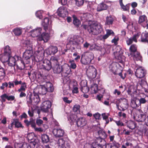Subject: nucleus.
<instances>
[{"mask_svg": "<svg viewBox=\"0 0 148 148\" xmlns=\"http://www.w3.org/2000/svg\"><path fill=\"white\" fill-rule=\"evenodd\" d=\"M82 27L91 35H97L100 33L102 30L101 26L94 21L89 23L88 25H82Z\"/></svg>", "mask_w": 148, "mask_h": 148, "instance_id": "1", "label": "nucleus"}, {"mask_svg": "<svg viewBox=\"0 0 148 148\" xmlns=\"http://www.w3.org/2000/svg\"><path fill=\"white\" fill-rule=\"evenodd\" d=\"M93 59L94 55L93 53L91 52L86 51L82 55L81 62L84 64H93L94 62Z\"/></svg>", "mask_w": 148, "mask_h": 148, "instance_id": "2", "label": "nucleus"}, {"mask_svg": "<svg viewBox=\"0 0 148 148\" xmlns=\"http://www.w3.org/2000/svg\"><path fill=\"white\" fill-rule=\"evenodd\" d=\"M40 69H43L48 71L52 68L51 62L49 60L45 59L41 61L38 65Z\"/></svg>", "mask_w": 148, "mask_h": 148, "instance_id": "3", "label": "nucleus"}, {"mask_svg": "<svg viewBox=\"0 0 148 148\" xmlns=\"http://www.w3.org/2000/svg\"><path fill=\"white\" fill-rule=\"evenodd\" d=\"M82 40L81 38H77L76 36H72L69 40V44L73 49L77 48L79 45V40Z\"/></svg>", "mask_w": 148, "mask_h": 148, "instance_id": "4", "label": "nucleus"}, {"mask_svg": "<svg viewBox=\"0 0 148 148\" xmlns=\"http://www.w3.org/2000/svg\"><path fill=\"white\" fill-rule=\"evenodd\" d=\"M86 73L88 77L92 79L95 78L96 76V69L92 66H90L87 69Z\"/></svg>", "mask_w": 148, "mask_h": 148, "instance_id": "5", "label": "nucleus"}, {"mask_svg": "<svg viewBox=\"0 0 148 148\" xmlns=\"http://www.w3.org/2000/svg\"><path fill=\"white\" fill-rule=\"evenodd\" d=\"M51 106V103L49 101H46L43 102L40 107L41 110L43 112L47 113L49 111Z\"/></svg>", "mask_w": 148, "mask_h": 148, "instance_id": "6", "label": "nucleus"}, {"mask_svg": "<svg viewBox=\"0 0 148 148\" xmlns=\"http://www.w3.org/2000/svg\"><path fill=\"white\" fill-rule=\"evenodd\" d=\"M62 76H67L71 72L70 66L67 64H64L62 66Z\"/></svg>", "mask_w": 148, "mask_h": 148, "instance_id": "7", "label": "nucleus"}, {"mask_svg": "<svg viewBox=\"0 0 148 148\" xmlns=\"http://www.w3.org/2000/svg\"><path fill=\"white\" fill-rule=\"evenodd\" d=\"M80 18L81 20L83 22L88 21L89 23H91L94 22L92 20L93 18L92 15L88 13H85L81 15Z\"/></svg>", "mask_w": 148, "mask_h": 148, "instance_id": "8", "label": "nucleus"}, {"mask_svg": "<svg viewBox=\"0 0 148 148\" xmlns=\"http://www.w3.org/2000/svg\"><path fill=\"white\" fill-rule=\"evenodd\" d=\"M57 13L60 16L65 17L68 15V12L67 9L63 7H60L58 10Z\"/></svg>", "mask_w": 148, "mask_h": 148, "instance_id": "9", "label": "nucleus"}, {"mask_svg": "<svg viewBox=\"0 0 148 148\" xmlns=\"http://www.w3.org/2000/svg\"><path fill=\"white\" fill-rule=\"evenodd\" d=\"M148 97H145L144 98L141 97L140 99L136 98L134 101V103L135 105H134L133 107L136 108L140 106L141 104H144L147 101V99Z\"/></svg>", "mask_w": 148, "mask_h": 148, "instance_id": "10", "label": "nucleus"}, {"mask_svg": "<svg viewBox=\"0 0 148 148\" xmlns=\"http://www.w3.org/2000/svg\"><path fill=\"white\" fill-rule=\"evenodd\" d=\"M57 143L61 148H70V147L69 143L67 141H65L62 138L58 139Z\"/></svg>", "mask_w": 148, "mask_h": 148, "instance_id": "11", "label": "nucleus"}, {"mask_svg": "<svg viewBox=\"0 0 148 148\" xmlns=\"http://www.w3.org/2000/svg\"><path fill=\"white\" fill-rule=\"evenodd\" d=\"M54 135L56 137H60L63 136L64 131L61 129H54L53 131Z\"/></svg>", "mask_w": 148, "mask_h": 148, "instance_id": "12", "label": "nucleus"}, {"mask_svg": "<svg viewBox=\"0 0 148 148\" xmlns=\"http://www.w3.org/2000/svg\"><path fill=\"white\" fill-rule=\"evenodd\" d=\"M116 106L117 108L119 110H120L124 111L127 108L128 106L127 99L125 98H123L121 101L120 107L122 108L121 109L119 108L118 105L117 104Z\"/></svg>", "mask_w": 148, "mask_h": 148, "instance_id": "13", "label": "nucleus"}, {"mask_svg": "<svg viewBox=\"0 0 148 148\" xmlns=\"http://www.w3.org/2000/svg\"><path fill=\"white\" fill-rule=\"evenodd\" d=\"M136 76L139 78L143 77L145 75V72L144 70L141 68H138L135 72Z\"/></svg>", "mask_w": 148, "mask_h": 148, "instance_id": "14", "label": "nucleus"}, {"mask_svg": "<svg viewBox=\"0 0 148 148\" xmlns=\"http://www.w3.org/2000/svg\"><path fill=\"white\" fill-rule=\"evenodd\" d=\"M20 59H18L16 62V65L17 69L19 70H22L25 68V64L22 59L20 58Z\"/></svg>", "mask_w": 148, "mask_h": 148, "instance_id": "15", "label": "nucleus"}, {"mask_svg": "<svg viewBox=\"0 0 148 148\" xmlns=\"http://www.w3.org/2000/svg\"><path fill=\"white\" fill-rule=\"evenodd\" d=\"M32 55V49H27L24 53L23 58L27 60L30 58Z\"/></svg>", "mask_w": 148, "mask_h": 148, "instance_id": "16", "label": "nucleus"}, {"mask_svg": "<svg viewBox=\"0 0 148 148\" xmlns=\"http://www.w3.org/2000/svg\"><path fill=\"white\" fill-rule=\"evenodd\" d=\"M78 127H82L85 125L87 123V121L84 117L79 118L76 121Z\"/></svg>", "mask_w": 148, "mask_h": 148, "instance_id": "17", "label": "nucleus"}, {"mask_svg": "<svg viewBox=\"0 0 148 148\" xmlns=\"http://www.w3.org/2000/svg\"><path fill=\"white\" fill-rule=\"evenodd\" d=\"M139 36L140 34L138 33L136 34H135L132 37L129 38L126 41L127 45H130L132 43L133 41L137 42V39L139 38Z\"/></svg>", "mask_w": 148, "mask_h": 148, "instance_id": "18", "label": "nucleus"}, {"mask_svg": "<svg viewBox=\"0 0 148 148\" xmlns=\"http://www.w3.org/2000/svg\"><path fill=\"white\" fill-rule=\"evenodd\" d=\"M37 90V89H35L34 90L32 97L33 103L37 104L39 102L40 100L39 96L36 92Z\"/></svg>", "mask_w": 148, "mask_h": 148, "instance_id": "19", "label": "nucleus"}, {"mask_svg": "<svg viewBox=\"0 0 148 148\" xmlns=\"http://www.w3.org/2000/svg\"><path fill=\"white\" fill-rule=\"evenodd\" d=\"M11 55L5 53L0 55V60L3 63L8 62Z\"/></svg>", "mask_w": 148, "mask_h": 148, "instance_id": "20", "label": "nucleus"}, {"mask_svg": "<svg viewBox=\"0 0 148 148\" xmlns=\"http://www.w3.org/2000/svg\"><path fill=\"white\" fill-rule=\"evenodd\" d=\"M49 36L48 33H43L42 34L41 36L38 39L40 41L43 40L44 42H47L49 39Z\"/></svg>", "mask_w": 148, "mask_h": 148, "instance_id": "21", "label": "nucleus"}, {"mask_svg": "<svg viewBox=\"0 0 148 148\" xmlns=\"http://www.w3.org/2000/svg\"><path fill=\"white\" fill-rule=\"evenodd\" d=\"M1 97L2 100V101L5 102V99L8 101H13L15 97L14 96H8L6 94H4L1 96Z\"/></svg>", "mask_w": 148, "mask_h": 148, "instance_id": "22", "label": "nucleus"}, {"mask_svg": "<svg viewBox=\"0 0 148 148\" xmlns=\"http://www.w3.org/2000/svg\"><path fill=\"white\" fill-rule=\"evenodd\" d=\"M53 72L54 73L60 74L62 75V66L60 65L54 66L53 69Z\"/></svg>", "mask_w": 148, "mask_h": 148, "instance_id": "23", "label": "nucleus"}, {"mask_svg": "<svg viewBox=\"0 0 148 148\" xmlns=\"http://www.w3.org/2000/svg\"><path fill=\"white\" fill-rule=\"evenodd\" d=\"M146 116L144 114H137L135 117L136 121L138 122L144 121L145 119Z\"/></svg>", "mask_w": 148, "mask_h": 148, "instance_id": "24", "label": "nucleus"}, {"mask_svg": "<svg viewBox=\"0 0 148 148\" xmlns=\"http://www.w3.org/2000/svg\"><path fill=\"white\" fill-rule=\"evenodd\" d=\"M24 122L27 126L31 125L32 127L35 128L36 127L35 120L32 119H31L29 121L27 120H25Z\"/></svg>", "mask_w": 148, "mask_h": 148, "instance_id": "25", "label": "nucleus"}, {"mask_svg": "<svg viewBox=\"0 0 148 148\" xmlns=\"http://www.w3.org/2000/svg\"><path fill=\"white\" fill-rule=\"evenodd\" d=\"M41 138L42 140V142L43 143H47L49 141V136L46 134H42Z\"/></svg>", "mask_w": 148, "mask_h": 148, "instance_id": "26", "label": "nucleus"}, {"mask_svg": "<svg viewBox=\"0 0 148 148\" xmlns=\"http://www.w3.org/2000/svg\"><path fill=\"white\" fill-rule=\"evenodd\" d=\"M37 89V91L38 90V93L42 95H45L47 92V90L46 87L44 86H42L41 87Z\"/></svg>", "mask_w": 148, "mask_h": 148, "instance_id": "27", "label": "nucleus"}, {"mask_svg": "<svg viewBox=\"0 0 148 148\" xmlns=\"http://www.w3.org/2000/svg\"><path fill=\"white\" fill-rule=\"evenodd\" d=\"M48 51L49 55H54L57 52L58 49L56 47L51 46L49 47Z\"/></svg>", "mask_w": 148, "mask_h": 148, "instance_id": "28", "label": "nucleus"}, {"mask_svg": "<svg viewBox=\"0 0 148 148\" xmlns=\"http://www.w3.org/2000/svg\"><path fill=\"white\" fill-rule=\"evenodd\" d=\"M94 143H96L97 144L101 146H104L106 144V142L104 139L99 137L96 140V142Z\"/></svg>", "mask_w": 148, "mask_h": 148, "instance_id": "29", "label": "nucleus"}, {"mask_svg": "<svg viewBox=\"0 0 148 148\" xmlns=\"http://www.w3.org/2000/svg\"><path fill=\"white\" fill-rule=\"evenodd\" d=\"M128 94L132 95V94H136L137 93L136 88L135 86H131L129 88L128 91Z\"/></svg>", "mask_w": 148, "mask_h": 148, "instance_id": "30", "label": "nucleus"}, {"mask_svg": "<svg viewBox=\"0 0 148 148\" xmlns=\"http://www.w3.org/2000/svg\"><path fill=\"white\" fill-rule=\"evenodd\" d=\"M141 41L143 42H146L148 41V34L146 32L142 33L141 37Z\"/></svg>", "mask_w": 148, "mask_h": 148, "instance_id": "31", "label": "nucleus"}, {"mask_svg": "<svg viewBox=\"0 0 148 148\" xmlns=\"http://www.w3.org/2000/svg\"><path fill=\"white\" fill-rule=\"evenodd\" d=\"M16 62L15 58L11 55L8 62L9 66H13L16 64Z\"/></svg>", "mask_w": 148, "mask_h": 148, "instance_id": "32", "label": "nucleus"}, {"mask_svg": "<svg viewBox=\"0 0 148 148\" xmlns=\"http://www.w3.org/2000/svg\"><path fill=\"white\" fill-rule=\"evenodd\" d=\"M32 97L33 95L31 93L28 94L26 98L27 103L29 106H30L32 104Z\"/></svg>", "mask_w": 148, "mask_h": 148, "instance_id": "33", "label": "nucleus"}, {"mask_svg": "<svg viewBox=\"0 0 148 148\" xmlns=\"http://www.w3.org/2000/svg\"><path fill=\"white\" fill-rule=\"evenodd\" d=\"M59 59L58 58L56 57H52L51 59V63H53L54 66L60 65L59 62Z\"/></svg>", "mask_w": 148, "mask_h": 148, "instance_id": "34", "label": "nucleus"}, {"mask_svg": "<svg viewBox=\"0 0 148 148\" xmlns=\"http://www.w3.org/2000/svg\"><path fill=\"white\" fill-rule=\"evenodd\" d=\"M107 5L103 3H102L98 5L97 10V11L99 12L105 10L107 9Z\"/></svg>", "mask_w": 148, "mask_h": 148, "instance_id": "35", "label": "nucleus"}, {"mask_svg": "<svg viewBox=\"0 0 148 148\" xmlns=\"http://www.w3.org/2000/svg\"><path fill=\"white\" fill-rule=\"evenodd\" d=\"M49 23V19L48 18H45L42 23V25L43 26L44 29L45 30H46L48 28Z\"/></svg>", "mask_w": 148, "mask_h": 148, "instance_id": "36", "label": "nucleus"}, {"mask_svg": "<svg viewBox=\"0 0 148 148\" xmlns=\"http://www.w3.org/2000/svg\"><path fill=\"white\" fill-rule=\"evenodd\" d=\"M120 4L122 8L124 11H129V4H126L125 5H123L122 2V1H120Z\"/></svg>", "mask_w": 148, "mask_h": 148, "instance_id": "37", "label": "nucleus"}, {"mask_svg": "<svg viewBox=\"0 0 148 148\" xmlns=\"http://www.w3.org/2000/svg\"><path fill=\"white\" fill-rule=\"evenodd\" d=\"M73 23L77 27H79L81 24L80 21L75 16H73Z\"/></svg>", "mask_w": 148, "mask_h": 148, "instance_id": "38", "label": "nucleus"}, {"mask_svg": "<svg viewBox=\"0 0 148 148\" xmlns=\"http://www.w3.org/2000/svg\"><path fill=\"white\" fill-rule=\"evenodd\" d=\"M146 21L147 22V18L145 15L140 16L139 17V20L138 21V23L140 24Z\"/></svg>", "mask_w": 148, "mask_h": 148, "instance_id": "39", "label": "nucleus"}, {"mask_svg": "<svg viewBox=\"0 0 148 148\" xmlns=\"http://www.w3.org/2000/svg\"><path fill=\"white\" fill-rule=\"evenodd\" d=\"M113 21V19L111 16H107L106 18L105 22L106 25H110L112 24Z\"/></svg>", "mask_w": 148, "mask_h": 148, "instance_id": "40", "label": "nucleus"}, {"mask_svg": "<svg viewBox=\"0 0 148 148\" xmlns=\"http://www.w3.org/2000/svg\"><path fill=\"white\" fill-rule=\"evenodd\" d=\"M141 56L140 53L138 52H136L134 53V59L136 60H140L141 59Z\"/></svg>", "mask_w": 148, "mask_h": 148, "instance_id": "41", "label": "nucleus"}, {"mask_svg": "<svg viewBox=\"0 0 148 148\" xmlns=\"http://www.w3.org/2000/svg\"><path fill=\"white\" fill-rule=\"evenodd\" d=\"M77 118V116L76 115L71 114L68 118V120L70 121V122L71 121L73 122L75 121Z\"/></svg>", "mask_w": 148, "mask_h": 148, "instance_id": "42", "label": "nucleus"}, {"mask_svg": "<svg viewBox=\"0 0 148 148\" xmlns=\"http://www.w3.org/2000/svg\"><path fill=\"white\" fill-rule=\"evenodd\" d=\"M127 127L131 129H133L135 127V123L132 121H128L127 123Z\"/></svg>", "mask_w": 148, "mask_h": 148, "instance_id": "43", "label": "nucleus"}, {"mask_svg": "<svg viewBox=\"0 0 148 148\" xmlns=\"http://www.w3.org/2000/svg\"><path fill=\"white\" fill-rule=\"evenodd\" d=\"M15 35L16 36L20 35L22 33V30L20 28H17L15 29L13 31Z\"/></svg>", "mask_w": 148, "mask_h": 148, "instance_id": "44", "label": "nucleus"}, {"mask_svg": "<svg viewBox=\"0 0 148 148\" xmlns=\"http://www.w3.org/2000/svg\"><path fill=\"white\" fill-rule=\"evenodd\" d=\"M14 123L15 127L17 128L22 127L23 128V126L21 123L17 119H14Z\"/></svg>", "mask_w": 148, "mask_h": 148, "instance_id": "45", "label": "nucleus"}, {"mask_svg": "<svg viewBox=\"0 0 148 148\" xmlns=\"http://www.w3.org/2000/svg\"><path fill=\"white\" fill-rule=\"evenodd\" d=\"M21 84V87L18 90L19 92H21V91H25V89L27 88V85L25 82H23Z\"/></svg>", "mask_w": 148, "mask_h": 148, "instance_id": "46", "label": "nucleus"}, {"mask_svg": "<svg viewBox=\"0 0 148 148\" xmlns=\"http://www.w3.org/2000/svg\"><path fill=\"white\" fill-rule=\"evenodd\" d=\"M69 63L70 64V68L73 69H75L76 67V65L73 60H70Z\"/></svg>", "mask_w": 148, "mask_h": 148, "instance_id": "47", "label": "nucleus"}, {"mask_svg": "<svg viewBox=\"0 0 148 148\" xmlns=\"http://www.w3.org/2000/svg\"><path fill=\"white\" fill-rule=\"evenodd\" d=\"M98 133L99 135V137L103 139H104L106 136L105 132L102 130H99L98 132Z\"/></svg>", "mask_w": 148, "mask_h": 148, "instance_id": "48", "label": "nucleus"}, {"mask_svg": "<svg viewBox=\"0 0 148 148\" xmlns=\"http://www.w3.org/2000/svg\"><path fill=\"white\" fill-rule=\"evenodd\" d=\"M41 29L40 28H38L34 30L33 34L35 35V36H38L41 33Z\"/></svg>", "mask_w": 148, "mask_h": 148, "instance_id": "49", "label": "nucleus"}, {"mask_svg": "<svg viewBox=\"0 0 148 148\" xmlns=\"http://www.w3.org/2000/svg\"><path fill=\"white\" fill-rule=\"evenodd\" d=\"M25 43L27 47V49H32V43L29 40H26L25 41Z\"/></svg>", "mask_w": 148, "mask_h": 148, "instance_id": "50", "label": "nucleus"}, {"mask_svg": "<svg viewBox=\"0 0 148 148\" xmlns=\"http://www.w3.org/2000/svg\"><path fill=\"white\" fill-rule=\"evenodd\" d=\"M4 53L11 55V51L10 47L8 46L5 47L4 49Z\"/></svg>", "mask_w": 148, "mask_h": 148, "instance_id": "51", "label": "nucleus"}, {"mask_svg": "<svg viewBox=\"0 0 148 148\" xmlns=\"http://www.w3.org/2000/svg\"><path fill=\"white\" fill-rule=\"evenodd\" d=\"M129 50L130 52L134 53L137 51V48L136 45H132L130 47Z\"/></svg>", "mask_w": 148, "mask_h": 148, "instance_id": "52", "label": "nucleus"}, {"mask_svg": "<svg viewBox=\"0 0 148 148\" xmlns=\"http://www.w3.org/2000/svg\"><path fill=\"white\" fill-rule=\"evenodd\" d=\"M91 89L93 93H96L98 91V86L96 84H94L91 87Z\"/></svg>", "mask_w": 148, "mask_h": 148, "instance_id": "53", "label": "nucleus"}, {"mask_svg": "<svg viewBox=\"0 0 148 148\" xmlns=\"http://www.w3.org/2000/svg\"><path fill=\"white\" fill-rule=\"evenodd\" d=\"M34 135L33 133H30L28 134L27 138L29 140H34Z\"/></svg>", "mask_w": 148, "mask_h": 148, "instance_id": "54", "label": "nucleus"}, {"mask_svg": "<svg viewBox=\"0 0 148 148\" xmlns=\"http://www.w3.org/2000/svg\"><path fill=\"white\" fill-rule=\"evenodd\" d=\"M111 48V46L110 45H108L107 47L106 48H103L101 49V51H105V52H104L103 53H102L103 54H104L106 53H109L110 52V49Z\"/></svg>", "mask_w": 148, "mask_h": 148, "instance_id": "55", "label": "nucleus"}, {"mask_svg": "<svg viewBox=\"0 0 148 148\" xmlns=\"http://www.w3.org/2000/svg\"><path fill=\"white\" fill-rule=\"evenodd\" d=\"M81 90L84 93H87L89 90V88L88 86H85L84 87L80 88Z\"/></svg>", "mask_w": 148, "mask_h": 148, "instance_id": "56", "label": "nucleus"}, {"mask_svg": "<svg viewBox=\"0 0 148 148\" xmlns=\"http://www.w3.org/2000/svg\"><path fill=\"white\" fill-rule=\"evenodd\" d=\"M104 146H101L98 144H97L96 143H93L91 147V148H103V147Z\"/></svg>", "mask_w": 148, "mask_h": 148, "instance_id": "57", "label": "nucleus"}, {"mask_svg": "<svg viewBox=\"0 0 148 148\" xmlns=\"http://www.w3.org/2000/svg\"><path fill=\"white\" fill-rule=\"evenodd\" d=\"M80 88L84 87L87 86V82L86 80H83L81 81L80 83Z\"/></svg>", "mask_w": 148, "mask_h": 148, "instance_id": "58", "label": "nucleus"}, {"mask_svg": "<svg viewBox=\"0 0 148 148\" xmlns=\"http://www.w3.org/2000/svg\"><path fill=\"white\" fill-rule=\"evenodd\" d=\"M5 72L3 68H0V77L5 76Z\"/></svg>", "mask_w": 148, "mask_h": 148, "instance_id": "59", "label": "nucleus"}, {"mask_svg": "<svg viewBox=\"0 0 148 148\" xmlns=\"http://www.w3.org/2000/svg\"><path fill=\"white\" fill-rule=\"evenodd\" d=\"M80 106L78 105H75L73 108V110L74 112H77L79 111Z\"/></svg>", "mask_w": 148, "mask_h": 148, "instance_id": "60", "label": "nucleus"}, {"mask_svg": "<svg viewBox=\"0 0 148 148\" xmlns=\"http://www.w3.org/2000/svg\"><path fill=\"white\" fill-rule=\"evenodd\" d=\"M113 146H112V148H118L120 147L119 144L115 141H114L113 142Z\"/></svg>", "mask_w": 148, "mask_h": 148, "instance_id": "61", "label": "nucleus"}, {"mask_svg": "<svg viewBox=\"0 0 148 148\" xmlns=\"http://www.w3.org/2000/svg\"><path fill=\"white\" fill-rule=\"evenodd\" d=\"M75 3L77 6H81L83 5L84 1H76Z\"/></svg>", "mask_w": 148, "mask_h": 148, "instance_id": "62", "label": "nucleus"}, {"mask_svg": "<svg viewBox=\"0 0 148 148\" xmlns=\"http://www.w3.org/2000/svg\"><path fill=\"white\" fill-rule=\"evenodd\" d=\"M8 86V84L6 82H5L2 84V86L0 87V88L1 90H3L5 87H6Z\"/></svg>", "mask_w": 148, "mask_h": 148, "instance_id": "63", "label": "nucleus"}, {"mask_svg": "<svg viewBox=\"0 0 148 148\" xmlns=\"http://www.w3.org/2000/svg\"><path fill=\"white\" fill-rule=\"evenodd\" d=\"M145 133V136L148 139V128H145L143 130Z\"/></svg>", "mask_w": 148, "mask_h": 148, "instance_id": "64", "label": "nucleus"}]
</instances>
